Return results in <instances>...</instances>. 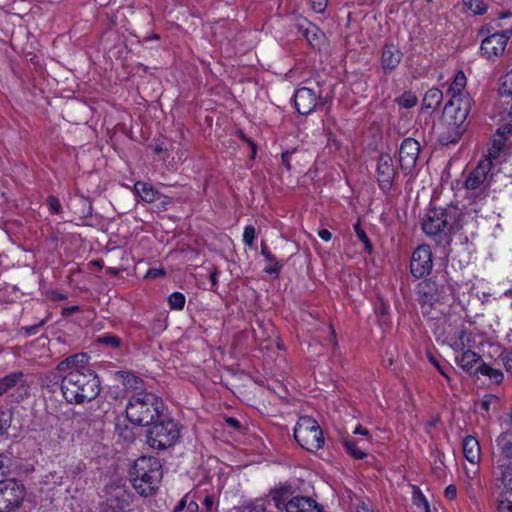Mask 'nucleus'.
<instances>
[{
	"label": "nucleus",
	"instance_id": "79ce46f5",
	"mask_svg": "<svg viewBox=\"0 0 512 512\" xmlns=\"http://www.w3.org/2000/svg\"><path fill=\"white\" fill-rule=\"evenodd\" d=\"M500 92L502 95H512V69L502 76Z\"/></svg>",
	"mask_w": 512,
	"mask_h": 512
},
{
	"label": "nucleus",
	"instance_id": "09e8293b",
	"mask_svg": "<svg viewBox=\"0 0 512 512\" xmlns=\"http://www.w3.org/2000/svg\"><path fill=\"white\" fill-rule=\"evenodd\" d=\"M255 228L251 225H248L244 228L243 232V242L249 248L253 247L254 238H255Z\"/></svg>",
	"mask_w": 512,
	"mask_h": 512
},
{
	"label": "nucleus",
	"instance_id": "e433bc0d",
	"mask_svg": "<svg viewBox=\"0 0 512 512\" xmlns=\"http://www.w3.org/2000/svg\"><path fill=\"white\" fill-rule=\"evenodd\" d=\"M496 512H512V501L508 498V495H497Z\"/></svg>",
	"mask_w": 512,
	"mask_h": 512
},
{
	"label": "nucleus",
	"instance_id": "69168bd1",
	"mask_svg": "<svg viewBox=\"0 0 512 512\" xmlns=\"http://www.w3.org/2000/svg\"><path fill=\"white\" fill-rule=\"evenodd\" d=\"M318 236L324 241H329L332 238V233L327 229H321L318 231Z\"/></svg>",
	"mask_w": 512,
	"mask_h": 512
},
{
	"label": "nucleus",
	"instance_id": "58836bf2",
	"mask_svg": "<svg viewBox=\"0 0 512 512\" xmlns=\"http://www.w3.org/2000/svg\"><path fill=\"white\" fill-rule=\"evenodd\" d=\"M168 303L171 309L182 310L185 305V296L180 292H174L169 296Z\"/></svg>",
	"mask_w": 512,
	"mask_h": 512
},
{
	"label": "nucleus",
	"instance_id": "f8f14e48",
	"mask_svg": "<svg viewBox=\"0 0 512 512\" xmlns=\"http://www.w3.org/2000/svg\"><path fill=\"white\" fill-rule=\"evenodd\" d=\"M492 484L498 494L512 495V462L496 458L491 468Z\"/></svg>",
	"mask_w": 512,
	"mask_h": 512
},
{
	"label": "nucleus",
	"instance_id": "393cba45",
	"mask_svg": "<svg viewBox=\"0 0 512 512\" xmlns=\"http://www.w3.org/2000/svg\"><path fill=\"white\" fill-rule=\"evenodd\" d=\"M87 363H88L87 354H71L69 357H67L64 361H62L58 365V369L60 371H64V370L71 371L74 369H79V370L89 369L87 367Z\"/></svg>",
	"mask_w": 512,
	"mask_h": 512
},
{
	"label": "nucleus",
	"instance_id": "b1692460",
	"mask_svg": "<svg viewBox=\"0 0 512 512\" xmlns=\"http://www.w3.org/2000/svg\"><path fill=\"white\" fill-rule=\"evenodd\" d=\"M463 453L470 463H477L480 459V445L478 440L473 436H466L463 439Z\"/></svg>",
	"mask_w": 512,
	"mask_h": 512
},
{
	"label": "nucleus",
	"instance_id": "4468645a",
	"mask_svg": "<svg viewBox=\"0 0 512 512\" xmlns=\"http://www.w3.org/2000/svg\"><path fill=\"white\" fill-rule=\"evenodd\" d=\"M433 267L432 251L429 245L422 244L412 253L410 272L415 278H422L430 274Z\"/></svg>",
	"mask_w": 512,
	"mask_h": 512
},
{
	"label": "nucleus",
	"instance_id": "0e129e2a",
	"mask_svg": "<svg viewBox=\"0 0 512 512\" xmlns=\"http://www.w3.org/2000/svg\"><path fill=\"white\" fill-rule=\"evenodd\" d=\"M356 510H357V512H373L371 507L367 503H365L363 501L359 502L356 505Z\"/></svg>",
	"mask_w": 512,
	"mask_h": 512
},
{
	"label": "nucleus",
	"instance_id": "bb28decb",
	"mask_svg": "<svg viewBox=\"0 0 512 512\" xmlns=\"http://www.w3.org/2000/svg\"><path fill=\"white\" fill-rule=\"evenodd\" d=\"M134 191L146 203H152L160 196V193L150 183L142 181H137L134 184Z\"/></svg>",
	"mask_w": 512,
	"mask_h": 512
},
{
	"label": "nucleus",
	"instance_id": "2f4dec72",
	"mask_svg": "<svg viewBox=\"0 0 512 512\" xmlns=\"http://www.w3.org/2000/svg\"><path fill=\"white\" fill-rule=\"evenodd\" d=\"M361 441H355L352 439H344L343 445L346 452L354 459H364L367 454L360 447Z\"/></svg>",
	"mask_w": 512,
	"mask_h": 512
},
{
	"label": "nucleus",
	"instance_id": "c9c22d12",
	"mask_svg": "<svg viewBox=\"0 0 512 512\" xmlns=\"http://www.w3.org/2000/svg\"><path fill=\"white\" fill-rule=\"evenodd\" d=\"M299 30L302 35L306 38L309 43H313L318 38V29L310 22H306L305 25L300 24Z\"/></svg>",
	"mask_w": 512,
	"mask_h": 512
},
{
	"label": "nucleus",
	"instance_id": "de8ad7c7",
	"mask_svg": "<svg viewBox=\"0 0 512 512\" xmlns=\"http://www.w3.org/2000/svg\"><path fill=\"white\" fill-rule=\"evenodd\" d=\"M12 416L9 412L0 413V436L7 434L8 429L11 426Z\"/></svg>",
	"mask_w": 512,
	"mask_h": 512
},
{
	"label": "nucleus",
	"instance_id": "603ef678",
	"mask_svg": "<svg viewBox=\"0 0 512 512\" xmlns=\"http://www.w3.org/2000/svg\"><path fill=\"white\" fill-rule=\"evenodd\" d=\"M295 151H296V149L287 150V151H284L281 155L282 164L285 166V168L287 170L291 169L290 160H291V156L295 153Z\"/></svg>",
	"mask_w": 512,
	"mask_h": 512
},
{
	"label": "nucleus",
	"instance_id": "2eb2a0df",
	"mask_svg": "<svg viewBox=\"0 0 512 512\" xmlns=\"http://www.w3.org/2000/svg\"><path fill=\"white\" fill-rule=\"evenodd\" d=\"M511 36L512 29H506L486 37L482 40L480 47L482 55L487 59L502 55Z\"/></svg>",
	"mask_w": 512,
	"mask_h": 512
},
{
	"label": "nucleus",
	"instance_id": "052dcab7",
	"mask_svg": "<svg viewBox=\"0 0 512 512\" xmlns=\"http://www.w3.org/2000/svg\"><path fill=\"white\" fill-rule=\"evenodd\" d=\"M80 310L79 306L75 305V306H69V307H65L62 309L61 311V315L63 317H68L70 316L71 314L75 313V312H78Z\"/></svg>",
	"mask_w": 512,
	"mask_h": 512
},
{
	"label": "nucleus",
	"instance_id": "412c9836",
	"mask_svg": "<svg viewBox=\"0 0 512 512\" xmlns=\"http://www.w3.org/2000/svg\"><path fill=\"white\" fill-rule=\"evenodd\" d=\"M287 506L286 512H324L322 505L307 496H295Z\"/></svg>",
	"mask_w": 512,
	"mask_h": 512
},
{
	"label": "nucleus",
	"instance_id": "ea45409f",
	"mask_svg": "<svg viewBox=\"0 0 512 512\" xmlns=\"http://www.w3.org/2000/svg\"><path fill=\"white\" fill-rule=\"evenodd\" d=\"M354 231L358 237V239L364 244L365 250L368 252L372 251V244L366 234V232L361 227L360 221L354 224Z\"/></svg>",
	"mask_w": 512,
	"mask_h": 512
},
{
	"label": "nucleus",
	"instance_id": "473e14b6",
	"mask_svg": "<svg viewBox=\"0 0 512 512\" xmlns=\"http://www.w3.org/2000/svg\"><path fill=\"white\" fill-rule=\"evenodd\" d=\"M478 369H480L479 374L488 376L489 379L495 384H499L503 380V373L501 372V370L494 369V368L490 367L488 364H486L485 362L480 363V365L478 366Z\"/></svg>",
	"mask_w": 512,
	"mask_h": 512
},
{
	"label": "nucleus",
	"instance_id": "72a5a7b5",
	"mask_svg": "<svg viewBox=\"0 0 512 512\" xmlns=\"http://www.w3.org/2000/svg\"><path fill=\"white\" fill-rule=\"evenodd\" d=\"M432 473L438 479L444 478L446 476V465L444 463V455L439 451H437L435 455Z\"/></svg>",
	"mask_w": 512,
	"mask_h": 512
},
{
	"label": "nucleus",
	"instance_id": "6ab92c4d",
	"mask_svg": "<svg viewBox=\"0 0 512 512\" xmlns=\"http://www.w3.org/2000/svg\"><path fill=\"white\" fill-rule=\"evenodd\" d=\"M417 293L423 307L425 305L432 307L443 298L444 291L443 287L438 285L434 280L425 279L418 284Z\"/></svg>",
	"mask_w": 512,
	"mask_h": 512
},
{
	"label": "nucleus",
	"instance_id": "49530a36",
	"mask_svg": "<svg viewBox=\"0 0 512 512\" xmlns=\"http://www.w3.org/2000/svg\"><path fill=\"white\" fill-rule=\"evenodd\" d=\"M94 343L106 344L109 345L112 349H117L120 347V339L112 335L100 336L94 341Z\"/></svg>",
	"mask_w": 512,
	"mask_h": 512
},
{
	"label": "nucleus",
	"instance_id": "8fccbe9b",
	"mask_svg": "<svg viewBox=\"0 0 512 512\" xmlns=\"http://www.w3.org/2000/svg\"><path fill=\"white\" fill-rule=\"evenodd\" d=\"M496 400L497 398L494 395H485L477 405L481 411L488 413L491 403Z\"/></svg>",
	"mask_w": 512,
	"mask_h": 512
},
{
	"label": "nucleus",
	"instance_id": "c756f323",
	"mask_svg": "<svg viewBox=\"0 0 512 512\" xmlns=\"http://www.w3.org/2000/svg\"><path fill=\"white\" fill-rule=\"evenodd\" d=\"M505 146V139L502 136L499 138H494L491 142V145L488 148L487 154L482 160H489L491 167L493 166V161L499 159L500 154Z\"/></svg>",
	"mask_w": 512,
	"mask_h": 512
},
{
	"label": "nucleus",
	"instance_id": "9b49d317",
	"mask_svg": "<svg viewBox=\"0 0 512 512\" xmlns=\"http://www.w3.org/2000/svg\"><path fill=\"white\" fill-rule=\"evenodd\" d=\"M25 488L15 478L0 480V512H6L21 505Z\"/></svg>",
	"mask_w": 512,
	"mask_h": 512
},
{
	"label": "nucleus",
	"instance_id": "ddd939ff",
	"mask_svg": "<svg viewBox=\"0 0 512 512\" xmlns=\"http://www.w3.org/2000/svg\"><path fill=\"white\" fill-rule=\"evenodd\" d=\"M328 100V95L322 96L308 87H301L294 94V105L301 115H309L318 105H325Z\"/></svg>",
	"mask_w": 512,
	"mask_h": 512
},
{
	"label": "nucleus",
	"instance_id": "5701e85b",
	"mask_svg": "<svg viewBox=\"0 0 512 512\" xmlns=\"http://www.w3.org/2000/svg\"><path fill=\"white\" fill-rule=\"evenodd\" d=\"M455 362L469 375L478 376L480 363H484L480 354H457L455 355Z\"/></svg>",
	"mask_w": 512,
	"mask_h": 512
},
{
	"label": "nucleus",
	"instance_id": "37998d69",
	"mask_svg": "<svg viewBox=\"0 0 512 512\" xmlns=\"http://www.w3.org/2000/svg\"><path fill=\"white\" fill-rule=\"evenodd\" d=\"M412 501L417 507V511L423 510L425 507H430L426 497L418 488H415L413 491Z\"/></svg>",
	"mask_w": 512,
	"mask_h": 512
},
{
	"label": "nucleus",
	"instance_id": "0eeeda50",
	"mask_svg": "<svg viewBox=\"0 0 512 512\" xmlns=\"http://www.w3.org/2000/svg\"><path fill=\"white\" fill-rule=\"evenodd\" d=\"M180 438V427L173 419L163 414L147 431V443L152 449L165 450L176 444Z\"/></svg>",
	"mask_w": 512,
	"mask_h": 512
},
{
	"label": "nucleus",
	"instance_id": "6e6552de",
	"mask_svg": "<svg viewBox=\"0 0 512 512\" xmlns=\"http://www.w3.org/2000/svg\"><path fill=\"white\" fill-rule=\"evenodd\" d=\"M294 438L308 452H316L325 444L320 425L313 417L307 415L299 417L294 428Z\"/></svg>",
	"mask_w": 512,
	"mask_h": 512
},
{
	"label": "nucleus",
	"instance_id": "f3484780",
	"mask_svg": "<svg viewBox=\"0 0 512 512\" xmlns=\"http://www.w3.org/2000/svg\"><path fill=\"white\" fill-rule=\"evenodd\" d=\"M396 169L389 154H381L377 162V181L380 189L387 193L393 186Z\"/></svg>",
	"mask_w": 512,
	"mask_h": 512
},
{
	"label": "nucleus",
	"instance_id": "39448f33",
	"mask_svg": "<svg viewBox=\"0 0 512 512\" xmlns=\"http://www.w3.org/2000/svg\"><path fill=\"white\" fill-rule=\"evenodd\" d=\"M162 465L158 458L141 456L134 461L129 471L133 488L141 496L148 497L155 494L162 479Z\"/></svg>",
	"mask_w": 512,
	"mask_h": 512
},
{
	"label": "nucleus",
	"instance_id": "20e7f679",
	"mask_svg": "<svg viewBox=\"0 0 512 512\" xmlns=\"http://www.w3.org/2000/svg\"><path fill=\"white\" fill-rule=\"evenodd\" d=\"M165 404L151 392L140 391L132 395L126 406L127 419L138 426H151L163 417Z\"/></svg>",
	"mask_w": 512,
	"mask_h": 512
},
{
	"label": "nucleus",
	"instance_id": "c03bdc74",
	"mask_svg": "<svg viewBox=\"0 0 512 512\" xmlns=\"http://www.w3.org/2000/svg\"><path fill=\"white\" fill-rule=\"evenodd\" d=\"M429 361L439 370V372L448 378L449 367L446 364H441V354H426Z\"/></svg>",
	"mask_w": 512,
	"mask_h": 512
},
{
	"label": "nucleus",
	"instance_id": "f704fd0d",
	"mask_svg": "<svg viewBox=\"0 0 512 512\" xmlns=\"http://www.w3.org/2000/svg\"><path fill=\"white\" fill-rule=\"evenodd\" d=\"M464 5L476 15H483L487 11L485 0H462Z\"/></svg>",
	"mask_w": 512,
	"mask_h": 512
},
{
	"label": "nucleus",
	"instance_id": "a211bd4d",
	"mask_svg": "<svg viewBox=\"0 0 512 512\" xmlns=\"http://www.w3.org/2000/svg\"><path fill=\"white\" fill-rule=\"evenodd\" d=\"M30 385L22 371L12 372L0 378V391L1 395L16 389L19 392L18 400H23L29 394Z\"/></svg>",
	"mask_w": 512,
	"mask_h": 512
},
{
	"label": "nucleus",
	"instance_id": "9d476101",
	"mask_svg": "<svg viewBox=\"0 0 512 512\" xmlns=\"http://www.w3.org/2000/svg\"><path fill=\"white\" fill-rule=\"evenodd\" d=\"M104 498L100 503L101 512H126L133 496L124 486L109 485L105 488Z\"/></svg>",
	"mask_w": 512,
	"mask_h": 512
},
{
	"label": "nucleus",
	"instance_id": "cd10ccee",
	"mask_svg": "<svg viewBox=\"0 0 512 512\" xmlns=\"http://www.w3.org/2000/svg\"><path fill=\"white\" fill-rule=\"evenodd\" d=\"M496 445L500 451V455L497 458H504L512 462V433H501L496 438Z\"/></svg>",
	"mask_w": 512,
	"mask_h": 512
},
{
	"label": "nucleus",
	"instance_id": "f03ea898",
	"mask_svg": "<svg viewBox=\"0 0 512 512\" xmlns=\"http://www.w3.org/2000/svg\"><path fill=\"white\" fill-rule=\"evenodd\" d=\"M61 391L68 403L83 404L94 400L100 393V380L91 369H74L63 376Z\"/></svg>",
	"mask_w": 512,
	"mask_h": 512
},
{
	"label": "nucleus",
	"instance_id": "4c0bfd02",
	"mask_svg": "<svg viewBox=\"0 0 512 512\" xmlns=\"http://www.w3.org/2000/svg\"><path fill=\"white\" fill-rule=\"evenodd\" d=\"M396 101L398 105L401 107L412 108L417 104L418 99L411 92H404L401 96H399L396 99Z\"/></svg>",
	"mask_w": 512,
	"mask_h": 512
},
{
	"label": "nucleus",
	"instance_id": "c85d7f7f",
	"mask_svg": "<svg viewBox=\"0 0 512 512\" xmlns=\"http://www.w3.org/2000/svg\"><path fill=\"white\" fill-rule=\"evenodd\" d=\"M442 100H443L442 91L438 88L433 87L425 93V95L423 97L422 105H423V108H425V109L435 110L441 105Z\"/></svg>",
	"mask_w": 512,
	"mask_h": 512
},
{
	"label": "nucleus",
	"instance_id": "bf43d9fd",
	"mask_svg": "<svg viewBox=\"0 0 512 512\" xmlns=\"http://www.w3.org/2000/svg\"><path fill=\"white\" fill-rule=\"evenodd\" d=\"M226 424L235 429V430H240L241 429V423L239 420H237L236 418L234 417H228L226 418Z\"/></svg>",
	"mask_w": 512,
	"mask_h": 512
},
{
	"label": "nucleus",
	"instance_id": "774afa93",
	"mask_svg": "<svg viewBox=\"0 0 512 512\" xmlns=\"http://www.w3.org/2000/svg\"><path fill=\"white\" fill-rule=\"evenodd\" d=\"M204 505L208 511H211L214 505V499L212 496H206L204 499Z\"/></svg>",
	"mask_w": 512,
	"mask_h": 512
},
{
	"label": "nucleus",
	"instance_id": "a878e982",
	"mask_svg": "<svg viewBox=\"0 0 512 512\" xmlns=\"http://www.w3.org/2000/svg\"><path fill=\"white\" fill-rule=\"evenodd\" d=\"M115 378L121 381L127 389L139 390L144 386V381L129 370L116 371Z\"/></svg>",
	"mask_w": 512,
	"mask_h": 512
},
{
	"label": "nucleus",
	"instance_id": "a18cd8bd",
	"mask_svg": "<svg viewBox=\"0 0 512 512\" xmlns=\"http://www.w3.org/2000/svg\"><path fill=\"white\" fill-rule=\"evenodd\" d=\"M268 264L264 268V272L273 275L275 277H278V275L281 272V269L283 268V263L279 262L276 257L274 256L273 260H267Z\"/></svg>",
	"mask_w": 512,
	"mask_h": 512
},
{
	"label": "nucleus",
	"instance_id": "dca6fc26",
	"mask_svg": "<svg viewBox=\"0 0 512 512\" xmlns=\"http://www.w3.org/2000/svg\"><path fill=\"white\" fill-rule=\"evenodd\" d=\"M420 153V144L413 138H405L399 149V163L402 172L410 174L416 166Z\"/></svg>",
	"mask_w": 512,
	"mask_h": 512
},
{
	"label": "nucleus",
	"instance_id": "e2e57ef3",
	"mask_svg": "<svg viewBox=\"0 0 512 512\" xmlns=\"http://www.w3.org/2000/svg\"><path fill=\"white\" fill-rule=\"evenodd\" d=\"M503 362L507 372L512 374V354H505Z\"/></svg>",
	"mask_w": 512,
	"mask_h": 512
},
{
	"label": "nucleus",
	"instance_id": "7ed1b4c3",
	"mask_svg": "<svg viewBox=\"0 0 512 512\" xmlns=\"http://www.w3.org/2000/svg\"><path fill=\"white\" fill-rule=\"evenodd\" d=\"M435 334L438 341L447 343L455 351L485 352L487 348L492 349L494 346L483 334L467 333L446 319L443 320L442 326L436 328Z\"/></svg>",
	"mask_w": 512,
	"mask_h": 512
},
{
	"label": "nucleus",
	"instance_id": "5fc2aeb1",
	"mask_svg": "<svg viewBox=\"0 0 512 512\" xmlns=\"http://www.w3.org/2000/svg\"><path fill=\"white\" fill-rule=\"evenodd\" d=\"M444 495L449 500H454L457 496V488L455 485L450 484L444 490Z\"/></svg>",
	"mask_w": 512,
	"mask_h": 512
},
{
	"label": "nucleus",
	"instance_id": "338daca9",
	"mask_svg": "<svg viewBox=\"0 0 512 512\" xmlns=\"http://www.w3.org/2000/svg\"><path fill=\"white\" fill-rule=\"evenodd\" d=\"M354 434H359L365 437H370V432L366 428L362 427L361 425H357L356 428L353 431Z\"/></svg>",
	"mask_w": 512,
	"mask_h": 512
},
{
	"label": "nucleus",
	"instance_id": "f257e3e1",
	"mask_svg": "<svg viewBox=\"0 0 512 512\" xmlns=\"http://www.w3.org/2000/svg\"><path fill=\"white\" fill-rule=\"evenodd\" d=\"M466 85L467 78L460 70L455 74L447 90L450 99L443 110L445 124L438 136V141L442 145L456 144L467 130V118L474 101L465 90Z\"/></svg>",
	"mask_w": 512,
	"mask_h": 512
},
{
	"label": "nucleus",
	"instance_id": "3c124183",
	"mask_svg": "<svg viewBox=\"0 0 512 512\" xmlns=\"http://www.w3.org/2000/svg\"><path fill=\"white\" fill-rule=\"evenodd\" d=\"M47 204L52 213L59 214L61 212V204L57 197L52 196V195L48 196Z\"/></svg>",
	"mask_w": 512,
	"mask_h": 512
},
{
	"label": "nucleus",
	"instance_id": "aec40b11",
	"mask_svg": "<svg viewBox=\"0 0 512 512\" xmlns=\"http://www.w3.org/2000/svg\"><path fill=\"white\" fill-rule=\"evenodd\" d=\"M402 52L394 44H385L381 54V67L385 74L391 73L400 64Z\"/></svg>",
	"mask_w": 512,
	"mask_h": 512
},
{
	"label": "nucleus",
	"instance_id": "a19ab883",
	"mask_svg": "<svg viewBox=\"0 0 512 512\" xmlns=\"http://www.w3.org/2000/svg\"><path fill=\"white\" fill-rule=\"evenodd\" d=\"M11 467H12V459L9 456L1 453L0 454V480L7 479L6 477L10 473Z\"/></svg>",
	"mask_w": 512,
	"mask_h": 512
},
{
	"label": "nucleus",
	"instance_id": "4d7b16f0",
	"mask_svg": "<svg viewBox=\"0 0 512 512\" xmlns=\"http://www.w3.org/2000/svg\"><path fill=\"white\" fill-rule=\"evenodd\" d=\"M48 297L50 300H53V301H63V300H66L67 299V296L65 294H62L58 291H50L48 293Z\"/></svg>",
	"mask_w": 512,
	"mask_h": 512
},
{
	"label": "nucleus",
	"instance_id": "13d9d810",
	"mask_svg": "<svg viewBox=\"0 0 512 512\" xmlns=\"http://www.w3.org/2000/svg\"><path fill=\"white\" fill-rule=\"evenodd\" d=\"M261 255L265 258L266 261L267 260L274 261V255L269 251L265 242L261 243Z\"/></svg>",
	"mask_w": 512,
	"mask_h": 512
},
{
	"label": "nucleus",
	"instance_id": "680f3d73",
	"mask_svg": "<svg viewBox=\"0 0 512 512\" xmlns=\"http://www.w3.org/2000/svg\"><path fill=\"white\" fill-rule=\"evenodd\" d=\"M217 276H218V270L216 268H214L209 274V278H210V282H211L210 290H215V287L217 285Z\"/></svg>",
	"mask_w": 512,
	"mask_h": 512
},
{
	"label": "nucleus",
	"instance_id": "864d4df0",
	"mask_svg": "<svg viewBox=\"0 0 512 512\" xmlns=\"http://www.w3.org/2000/svg\"><path fill=\"white\" fill-rule=\"evenodd\" d=\"M49 319V316H47L46 318L42 319L41 321H39L37 324H34V325H31V326H28V327H25V331L28 333V334H36L37 333V330L43 326Z\"/></svg>",
	"mask_w": 512,
	"mask_h": 512
},
{
	"label": "nucleus",
	"instance_id": "4be33fe9",
	"mask_svg": "<svg viewBox=\"0 0 512 512\" xmlns=\"http://www.w3.org/2000/svg\"><path fill=\"white\" fill-rule=\"evenodd\" d=\"M294 490L289 484H281L269 491L268 497L274 502L275 507L280 511L286 512L289 501L294 498Z\"/></svg>",
	"mask_w": 512,
	"mask_h": 512
},
{
	"label": "nucleus",
	"instance_id": "7c9ffc66",
	"mask_svg": "<svg viewBox=\"0 0 512 512\" xmlns=\"http://www.w3.org/2000/svg\"><path fill=\"white\" fill-rule=\"evenodd\" d=\"M268 501L266 498H257L249 502L243 503L239 508V512H272L267 508Z\"/></svg>",
	"mask_w": 512,
	"mask_h": 512
},
{
	"label": "nucleus",
	"instance_id": "1a4fd4ad",
	"mask_svg": "<svg viewBox=\"0 0 512 512\" xmlns=\"http://www.w3.org/2000/svg\"><path fill=\"white\" fill-rule=\"evenodd\" d=\"M491 165L489 160H480L476 167L467 175L464 187L467 197L475 200H484L489 193Z\"/></svg>",
	"mask_w": 512,
	"mask_h": 512
},
{
	"label": "nucleus",
	"instance_id": "423d86ee",
	"mask_svg": "<svg viewBox=\"0 0 512 512\" xmlns=\"http://www.w3.org/2000/svg\"><path fill=\"white\" fill-rule=\"evenodd\" d=\"M458 216L457 208H433L428 210L423 222L422 230L438 245H449L454 229H460L459 223L452 222Z\"/></svg>",
	"mask_w": 512,
	"mask_h": 512
},
{
	"label": "nucleus",
	"instance_id": "6e6d98bb",
	"mask_svg": "<svg viewBox=\"0 0 512 512\" xmlns=\"http://www.w3.org/2000/svg\"><path fill=\"white\" fill-rule=\"evenodd\" d=\"M164 275H165V272L162 269H157V268H151L146 273L147 278H158V277H161Z\"/></svg>",
	"mask_w": 512,
	"mask_h": 512
}]
</instances>
